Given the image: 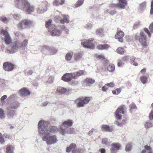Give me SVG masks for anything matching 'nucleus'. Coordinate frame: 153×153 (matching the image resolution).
<instances>
[{
	"instance_id": "obj_1",
	"label": "nucleus",
	"mask_w": 153,
	"mask_h": 153,
	"mask_svg": "<svg viewBox=\"0 0 153 153\" xmlns=\"http://www.w3.org/2000/svg\"><path fill=\"white\" fill-rule=\"evenodd\" d=\"M38 128L40 135L42 137V140L46 142L47 145H51L57 143L56 136L52 134L56 132V127L50 126L48 121L41 120L38 123Z\"/></svg>"
},
{
	"instance_id": "obj_2",
	"label": "nucleus",
	"mask_w": 153,
	"mask_h": 153,
	"mask_svg": "<svg viewBox=\"0 0 153 153\" xmlns=\"http://www.w3.org/2000/svg\"><path fill=\"white\" fill-rule=\"evenodd\" d=\"M16 7L30 14L34 10L33 6H30L29 3L25 0H15Z\"/></svg>"
},
{
	"instance_id": "obj_3",
	"label": "nucleus",
	"mask_w": 153,
	"mask_h": 153,
	"mask_svg": "<svg viewBox=\"0 0 153 153\" xmlns=\"http://www.w3.org/2000/svg\"><path fill=\"white\" fill-rule=\"evenodd\" d=\"M19 103L18 102H13L7 107V115L9 117L13 118L16 115L15 110L19 106Z\"/></svg>"
},
{
	"instance_id": "obj_4",
	"label": "nucleus",
	"mask_w": 153,
	"mask_h": 153,
	"mask_svg": "<svg viewBox=\"0 0 153 153\" xmlns=\"http://www.w3.org/2000/svg\"><path fill=\"white\" fill-rule=\"evenodd\" d=\"M73 124L72 121L71 120L64 121L60 126L59 131L62 135H64L68 132L69 127Z\"/></svg>"
},
{
	"instance_id": "obj_5",
	"label": "nucleus",
	"mask_w": 153,
	"mask_h": 153,
	"mask_svg": "<svg viewBox=\"0 0 153 153\" xmlns=\"http://www.w3.org/2000/svg\"><path fill=\"white\" fill-rule=\"evenodd\" d=\"M90 100L89 97H82L76 100L75 101V103L77 107L80 108L84 107L85 105L89 102Z\"/></svg>"
},
{
	"instance_id": "obj_6",
	"label": "nucleus",
	"mask_w": 153,
	"mask_h": 153,
	"mask_svg": "<svg viewBox=\"0 0 153 153\" xmlns=\"http://www.w3.org/2000/svg\"><path fill=\"white\" fill-rule=\"evenodd\" d=\"M1 34L3 37H1V40L7 45H9L11 42V39L7 29L4 30L2 29L1 31Z\"/></svg>"
},
{
	"instance_id": "obj_7",
	"label": "nucleus",
	"mask_w": 153,
	"mask_h": 153,
	"mask_svg": "<svg viewBox=\"0 0 153 153\" xmlns=\"http://www.w3.org/2000/svg\"><path fill=\"white\" fill-rule=\"evenodd\" d=\"M76 145L75 143L71 144L69 146L66 148V151L68 153H69L72 151V152H74L81 153L84 152V150L79 148H76Z\"/></svg>"
},
{
	"instance_id": "obj_8",
	"label": "nucleus",
	"mask_w": 153,
	"mask_h": 153,
	"mask_svg": "<svg viewBox=\"0 0 153 153\" xmlns=\"http://www.w3.org/2000/svg\"><path fill=\"white\" fill-rule=\"evenodd\" d=\"M146 37V36L143 31H141L140 33V37H138L139 38V41L143 48H146L147 45Z\"/></svg>"
},
{
	"instance_id": "obj_9",
	"label": "nucleus",
	"mask_w": 153,
	"mask_h": 153,
	"mask_svg": "<svg viewBox=\"0 0 153 153\" xmlns=\"http://www.w3.org/2000/svg\"><path fill=\"white\" fill-rule=\"evenodd\" d=\"M76 77L75 73H68L64 74L62 77V79L65 82H69L72 79H75Z\"/></svg>"
},
{
	"instance_id": "obj_10",
	"label": "nucleus",
	"mask_w": 153,
	"mask_h": 153,
	"mask_svg": "<svg viewBox=\"0 0 153 153\" xmlns=\"http://www.w3.org/2000/svg\"><path fill=\"white\" fill-rule=\"evenodd\" d=\"M93 41L92 39H89L88 40H84L82 41L81 44L85 48L92 49L94 47V45L92 42Z\"/></svg>"
},
{
	"instance_id": "obj_11",
	"label": "nucleus",
	"mask_w": 153,
	"mask_h": 153,
	"mask_svg": "<svg viewBox=\"0 0 153 153\" xmlns=\"http://www.w3.org/2000/svg\"><path fill=\"white\" fill-rule=\"evenodd\" d=\"M20 47V43L17 41L15 42L11 46V48L9 50H7L5 52L7 53H13L17 51Z\"/></svg>"
},
{
	"instance_id": "obj_12",
	"label": "nucleus",
	"mask_w": 153,
	"mask_h": 153,
	"mask_svg": "<svg viewBox=\"0 0 153 153\" xmlns=\"http://www.w3.org/2000/svg\"><path fill=\"white\" fill-rule=\"evenodd\" d=\"M125 108L126 107L124 105H122L115 112V115L117 119L119 120L121 119V114H124V110Z\"/></svg>"
},
{
	"instance_id": "obj_13",
	"label": "nucleus",
	"mask_w": 153,
	"mask_h": 153,
	"mask_svg": "<svg viewBox=\"0 0 153 153\" xmlns=\"http://www.w3.org/2000/svg\"><path fill=\"white\" fill-rule=\"evenodd\" d=\"M45 49L49 51L51 55L56 54L58 51V50L55 48H51L49 46L46 45L41 46L39 47V49L41 51H44Z\"/></svg>"
},
{
	"instance_id": "obj_14",
	"label": "nucleus",
	"mask_w": 153,
	"mask_h": 153,
	"mask_svg": "<svg viewBox=\"0 0 153 153\" xmlns=\"http://www.w3.org/2000/svg\"><path fill=\"white\" fill-rule=\"evenodd\" d=\"M14 65L12 63L6 62L4 63L3 65V69L7 71H10L14 68Z\"/></svg>"
},
{
	"instance_id": "obj_15",
	"label": "nucleus",
	"mask_w": 153,
	"mask_h": 153,
	"mask_svg": "<svg viewBox=\"0 0 153 153\" xmlns=\"http://www.w3.org/2000/svg\"><path fill=\"white\" fill-rule=\"evenodd\" d=\"M50 31L51 34L53 36H59L61 33V30H59L58 27H56L55 26L53 29H51Z\"/></svg>"
},
{
	"instance_id": "obj_16",
	"label": "nucleus",
	"mask_w": 153,
	"mask_h": 153,
	"mask_svg": "<svg viewBox=\"0 0 153 153\" xmlns=\"http://www.w3.org/2000/svg\"><path fill=\"white\" fill-rule=\"evenodd\" d=\"M111 150L113 152H115L116 151L120 149L122 146L121 145L118 143H114L111 144Z\"/></svg>"
},
{
	"instance_id": "obj_17",
	"label": "nucleus",
	"mask_w": 153,
	"mask_h": 153,
	"mask_svg": "<svg viewBox=\"0 0 153 153\" xmlns=\"http://www.w3.org/2000/svg\"><path fill=\"white\" fill-rule=\"evenodd\" d=\"M149 31L147 28L144 29V31L146 33L149 37H151V33H153V22L151 23L149 27Z\"/></svg>"
},
{
	"instance_id": "obj_18",
	"label": "nucleus",
	"mask_w": 153,
	"mask_h": 153,
	"mask_svg": "<svg viewBox=\"0 0 153 153\" xmlns=\"http://www.w3.org/2000/svg\"><path fill=\"white\" fill-rule=\"evenodd\" d=\"M52 20H49L46 22L45 25L49 32L51 31V29H53L55 27L54 25L52 24Z\"/></svg>"
},
{
	"instance_id": "obj_19",
	"label": "nucleus",
	"mask_w": 153,
	"mask_h": 153,
	"mask_svg": "<svg viewBox=\"0 0 153 153\" xmlns=\"http://www.w3.org/2000/svg\"><path fill=\"white\" fill-rule=\"evenodd\" d=\"M19 93L22 96H26L30 94V91L25 88H23L20 89Z\"/></svg>"
},
{
	"instance_id": "obj_20",
	"label": "nucleus",
	"mask_w": 153,
	"mask_h": 153,
	"mask_svg": "<svg viewBox=\"0 0 153 153\" xmlns=\"http://www.w3.org/2000/svg\"><path fill=\"white\" fill-rule=\"evenodd\" d=\"M127 4L126 0H119V2L117 4L118 7L121 9L125 8Z\"/></svg>"
},
{
	"instance_id": "obj_21",
	"label": "nucleus",
	"mask_w": 153,
	"mask_h": 153,
	"mask_svg": "<svg viewBox=\"0 0 153 153\" xmlns=\"http://www.w3.org/2000/svg\"><path fill=\"white\" fill-rule=\"evenodd\" d=\"M140 60L138 58H136L134 57H131L130 58V62L131 64L135 66L138 65V64L137 62H138Z\"/></svg>"
},
{
	"instance_id": "obj_22",
	"label": "nucleus",
	"mask_w": 153,
	"mask_h": 153,
	"mask_svg": "<svg viewBox=\"0 0 153 153\" xmlns=\"http://www.w3.org/2000/svg\"><path fill=\"white\" fill-rule=\"evenodd\" d=\"M144 149L142 150V153H151L152 152V148L149 146H145Z\"/></svg>"
},
{
	"instance_id": "obj_23",
	"label": "nucleus",
	"mask_w": 153,
	"mask_h": 153,
	"mask_svg": "<svg viewBox=\"0 0 153 153\" xmlns=\"http://www.w3.org/2000/svg\"><path fill=\"white\" fill-rule=\"evenodd\" d=\"M64 0H54L53 3V5L58 6L64 3Z\"/></svg>"
},
{
	"instance_id": "obj_24",
	"label": "nucleus",
	"mask_w": 153,
	"mask_h": 153,
	"mask_svg": "<svg viewBox=\"0 0 153 153\" xmlns=\"http://www.w3.org/2000/svg\"><path fill=\"white\" fill-rule=\"evenodd\" d=\"M73 54V53L72 51L68 52L65 56V60L68 62L70 61L72 58Z\"/></svg>"
},
{
	"instance_id": "obj_25",
	"label": "nucleus",
	"mask_w": 153,
	"mask_h": 153,
	"mask_svg": "<svg viewBox=\"0 0 153 153\" xmlns=\"http://www.w3.org/2000/svg\"><path fill=\"white\" fill-rule=\"evenodd\" d=\"M95 80L94 79L89 78H86L85 80V82L88 86H90L91 85L93 84Z\"/></svg>"
},
{
	"instance_id": "obj_26",
	"label": "nucleus",
	"mask_w": 153,
	"mask_h": 153,
	"mask_svg": "<svg viewBox=\"0 0 153 153\" xmlns=\"http://www.w3.org/2000/svg\"><path fill=\"white\" fill-rule=\"evenodd\" d=\"M63 19L62 18L61 21V23L64 24L65 23H68L69 22V16L67 15H64L63 16Z\"/></svg>"
},
{
	"instance_id": "obj_27",
	"label": "nucleus",
	"mask_w": 153,
	"mask_h": 153,
	"mask_svg": "<svg viewBox=\"0 0 153 153\" xmlns=\"http://www.w3.org/2000/svg\"><path fill=\"white\" fill-rule=\"evenodd\" d=\"M14 150V147L11 145H7L6 149L7 153H13Z\"/></svg>"
},
{
	"instance_id": "obj_28",
	"label": "nucleus",
	"mask_w": 153,
	"mask_h": 153,
	"mask_svg": "<svg viewBox=\"0 0 153 153\" xmlns=\"http://www.w3.org/2000/svg\"><path fill=\"white\" fill-rule=\"evenodd\" d=\"M110 47L107 44H104L102 45H100L98 46V49L101 50L107 49Z\"/></svg>"
},
{
	"instance_id": "obj_29",
	"label": "nucleus",
	"mask_w": 153,
	"mask_h": 153,
	"mask_svg": "<svg viewBox=\"0 0 153 153\" xmlns=\"http://www.w3.org/2000/svg\"><path fill=\"white\" fill-rule=\"evenodd\" d=\"M82 58V55L80 53H77L74 54V58L75 60L78 61Z\"/></svg>"
},
{
	"instance_id": "obj_30",
	"label": "nucleus",
	"mask_w": 153,
	"mask_h": 153,
	"mask_svg": "<svg viewBox=\"0 0 153 153\" xmlns=\"http://www.w3.org/2000/svg\"><path fill=\"white\" fill-rule=\"evenodd\" d=\"M57 91L59 93L64 94L67 91V89L62 87H59L57 88Z\"/></svg>"
},
{
	"instance_id": "obj_31",
	"label": "nucleus",
	"mask_w": 153,
	"mask_h": 153,
	"mask_svg": "<svg viewBox=\"0 0 153 153\" xmlns=\"http://www.w3.org/2000/svg\"><path fill=\"white\" fill-rule=\"evenodd\" d=\"M133 146V144L132 143H128L126 144L125 147V150L126 152H128L130 151L131 149V148Z\"/></svg>"
},
{
	"instance_id": "obj_32",
	"label": "nucleus",
	"mask_w": 153,
	"mask_h": 153,
	"mask_svg": "<svg viewBox=\"0 0 153 153\" xmlns=\"http://www.w3.org/2000/svg\"><path fill=\"white\" fill-rule=\"evenodd\" d=\"M148 78V75H143L140 78V80L141 82L143 84H145L146 82V81Z\"/></svg>"
},
{
	"instance_id": "obj_33",
	"label": "nucleus",
	"mask_w": 153,
	"mask_h": 153,
	"mask_svg": "<svg viewBox=\"0 0 153 153\" xmlns=\"http://www.w3.org/2000/svg\"><path fill=\"white\" fill-rule=\"evenodd\" d=\"M24 22L26 26L30 27L32 26L33 25V22L30 20H24Z\"/></svg>"
},
{
	"instance_id": "obj_34",
	"label": "nucleus",
	"mask_w": 153,
	"mask_h": 153,
	"mask_svg": "<svg viewBox=\"0 0 153 153\" xmlns=\"http://www.w3.org/2000/svg\"><path fill=\"white\" fill-rule=\"evenodd\" d=\"M124 34L122 31H117L115 36V38H118V37H123L124 36Z\"/></svg>"
},
{
	"instance_id": "obj_35",
	"label": "nucleus",
	"mask_w": 153,
	"mask_h": 153,
	"mask_svg": "<svg viewBox=\"0 0 153 153\" xmlns=\"http://www.w3.org/2000/svg\"><path fill=\"white\" fill-rule=\"evenodd\" d=\"M102 128L104 131L108 132L110 131L111 129H112V128L106 125H103L102 126Z\"/></svg>"
},
{
	"instance_id": "obj_36",
	"label": "nucleus",
	"mask_w": 153,
	"mask_h": 153,
	"mask_svg": "<svg viewBox=\"0 0 153 153\" xmlns=\"http://www.w3.org/2000/svg\"><path fill=\"white\" fill-rule=\"evenodd\" d=\"M116 51L117 53L120 54H123L125 52L124 49L121 47H119L117 48Z\"/></svg>"
},
{
	"instance_id": "obj_37",
	"label": "nucleus",
	"mask_w": 153,
	"mask_h": 153,
	"mask_svg": "<svg viewBox=\"0 0 153 153\" xmlns=\"http://www.w3.org/2000/svg\"><path fill=\"white\" fill-rule=\"evenodd\" d=\"M107 69L109 72H112L115 69V66L113 64H111L108 66Z\"/></svg>"
},
{
	"instance_id": "obj_38",
	"label": "nucleus",
	"mask_w": 153,
	"mask_h": 153,
	"mask_svg": "<svg viewBox=\"0 0 153 153\" xmlns=\"http://www.w3.org/2000/svg\"><path fill=\"white\" fill-rule=\"evenodd\" d=\"M7 96L6 95H4L2 96L0 99V105L1 106L5 104L4 100L7 98Z\"/></svg>"
},
{
	"instance_id": "obj_39",
	"label": "nucleus",
	"mask_w": 153,
	"mask_h": 153,
	"mask_svg": "<svg viewBox=\"0 0 153 153\" xmlns=\"http://www.w3.org/2000/svg\"><path fill=\"white\" fill-rule=\"evenodd\" d=\"M4 111L2 109L0 108V119H4L5 118Z\"/></svg>"
},
{
	"instance_id": "obj_40",
	"label": "nucleus",
	"mask_w": 153,
	"mask_h": 153,
	"mask_svg": "<svg viewBox=\"0 0 153 153\" xmlns=\"http://www.w3.org/2000/svg\"><path fill=\"white\" fill-rule=\"evenodd\" d=\"M84 0H78L75 4V7H77L81 6L83 3Z\"/></svg>"
},
{
	"instance_id": "obj_41",
	"label": "nucleus",
	"mask_w": 153,
	"mask_h": 153,
	"mask_svg": "<svg viewBox=\"0 0 153 153\" xmlns=\"http://www.w3.org/2000/svg\"><path fill=\"white\" fill-rule=\"evenodd\" d=\"M47 10L46 8H43L42 7H39L37 9V11L40 13H42Z\"/></svg>"
},
{
	"instance_id": "obj_42",
	"label": "nucleus",
	"mask_w": 153,
	"mask_h": 153,
	"mask_svg": "<svg viewBox=\"0 0 153 153\" xmlns=\"http://www.w3.org/2000/svg\"><path fill=\"white\" fill-rule=\"evenodd\" d=\"M151 107L152 109L151 111L149 114V118L150 120H153V103H152L151 105Z\"/></svg>"
},
{
	"instance_id": "obj_43",
	"label": "nucleus",
	"mask_w": 153,
	"mask_h": 153,
	"mask_svg": "<svg viewBox=\"0 0 153 153\" xmlns=\"http://www.w3.org/2000/svg\"><path fill=\"white\" fill-rule=\"evenodd\" d=\"M25 22L24 20L20 22L18 25V27L20 29H22L24 28L25 26Z\"/></svg>"
},
{
	"instance_id": "obj_44",
	"label": "nucleus",
	"mask_w": 153,
	"mask_h": 153,
	"mask_svg": "<svg viewBox=\"0 0 153 153\" xmlns=\"http://www.w3.org/2000/svg\"><path fill=\"white\" fill-rule=\"evenodd\" d=\"M28 43V40L27 39L25 40L22 42L21 45H20V47L22 48L26 47Z\"/></svg>"
},
{
	"instance_id": "obj_45",
	"label": "nucleus",
	"mask_w": 153,
	"mask_h": 153,
	"mask_svg": "<svg viewBox=\"0 0 153 153\" xmlns=\"http://www.w3.org/2000/svg\"><path fill=\"white\" fill-rule=\"evenodd\" d=\"M130 108V111L131 112L132 111V110L136 109L137 108L136 106L134 103H132L129 105Z\"/></svg>"
},
{
	"instance_id": "obj_46",
	"label": "nucleus",
	"mask_w": 153,
	"mask_h": 153,
	"mask_svg": "<svg viewBox=\"0 0 153 153\" xmlns=\"http://www.w3.org/2000/svg\"><path fill=\"white\" fill-rule=\"evenodd\" d=\"M121 89L120 88H117L115 90L112 91V93L114 94H118L121 91Z\"/></svg>"
},
{
	"instance_id": "obj_47",
	"label": "nucleus",
	"mask_w": 153,
	"mask_h": 153,
	"mask_svg": "<svg viewBox=\"0 0 153 153\" xmlns=\"http://www.w3.org/2000/svg\"><path fill=\"white\" fill-rule=\"evenodd\" d=\"M145 126L146 128H149L152 126V123L149 122H146L145 123Z\"/></svg>"
},
{
	"instance_id": "obj_48",
	"label": "nucleus",
	"mask_w": 153,
	"mask_h": 153,
	"mask_svg": "<svg viewBox=\"0 0 153 153\" xmlns=\"http://www.w3.org/2000/svg\"><path fill=\"white\" fill-rule=\"evenodd\" d=\"M61 17L59 16H56L54 18V21L56 23L59 22H61Z\"/></svg>"
},
{
	"instance_id": "obj_49",
	"label": "nucleus",
	"mask_w": 153,
	"mask_h": 153,
	"mask_svg": "<svg viewBox=\"0 0 153 153\" xmlns=\"http://www.w3.org/2000/svg\"><path fill=\"white\" fill-rule=\"evenodd\" d=\"M5 140L2 134L0 132V143L3 144L4 143Z\"/></svg>"
},
{
	"instance_id": "obj_50",
	"label": "nucleus",
	"mask_w": 153,
	"mask_h": 153,
	"mask_svg": "<svg viewBox=\"0 0 153 153\" xmlns=\"http://www.w3.org/2000/svg\"><path fill=\"white\" fill-rule=\"evenodd\" d=\"M96 33L98 35H101L103 33V30L102 29H99L97 30Z\"/></svg>"
},
{
	"instance_id": "obj_51",
	"label": "nucleus",
	"mask_w": 153,
	"mask_h": 153,
	"mask_svg": "<svg viewBox=\"0 0 153 153\" xmlns=\"http://www.w3.org/2000/svg\"><path fill=\"white\" fill-rule=\"evenodd\" d=\"M146 2V1H144L142 2L140 5V8L142 10L144 9L145 8Z\"/></svg>"
},
{
	"instance_id": "obj_52",
	"label": "nucleus",
	"mask_w": 153,
	"mask_h": 153,
	"mask_svg": "<svg viewBox=\"0 0 153 153\" xmlns=\"http://www.w3.org/2000/svg\"><path fill=\"white\" fill-rule=\"evenodd\" d=\"M4 139L5 140H6L7 139H10L11 138V136L9 134H4L2 135Z\"/></svg>"
},
{
	"instance_id": "obj_53",
	"label": "nucleus",
	"mask_w": 153,
	"mask_h": 153,
	"mask_svg": "<svg viewBox=\"0 0 153 153\" xmlns=\"http://www.w3.org/2000/svg\"><path fill=\"white\" fill-rule=\"evenodd\" d=\"M96 58L99 60H102L105 58L104 56L102 55H96Z\"/></svg>"
},
{
	"instance_id": "obj_54",
	"label": "nucleus",
	"mask_w": 153,
	"mask_h": 153,
	"mask_svg": "<svg viewBox=\"0 0 153 153\" xmlns=\"http://www.w3.org/2000/svg\"><path fill=\"white\" fill-rule=\"evenodd\" d=\"M0 20L3 22H5L8 21V19L4 16H1L0 17Z\"/></svg>"
},
{
	"instance_id": "obj_55",
	"label": "nucleus",
	"mask_w": 153,
	"mask_h": 153,
	"mask_svg": "<svg viewBox=\"0 0 153 153\" xmlns=\"http://www.w3.org/2000/svg\"><path fill=\"white\" fill-rule=\"evenodd\" d=\"M92 27V25L91 23H87L85 26V27L87 30L90 29Z\"/></svg>"
},
{
	"instance_id": "obj_56",
	"label": "nucleus",
	"mask_w": 153,
	"mask_h": 153,
	"mask_svg": "<svg viewBox=\"0 0 153 153\" xmlns=\"http://www.w3.org/2000/svg\"><path fill=\"white\" fill-rule=\"evenodd\" d=\"M54 78L53 76H50L48 80V82L49 83H52L53 81Z\"/></svg>"
},
{
	"instance_id": "obj_57",
	"label": "nucleus",
	"mask_w": 153,
	"mask_h": 153,
	"mask_svg": "<svg viewBox=\"0 0 153 153\" xmlns=\"http://www.w3.org/2000/svg\"><path fill=\"white\" fill-rule=\"evenodd\" d=\"M125 62L123 61H121V59H120L119 60V62L118 63V66L119 67H121L124 64Z\"/></svg>"
},
{
	"instance_id": "obj_58",
	"label": "nucleus",
	"mask_w": 153,
	"mask_h": 153,
	"mask_svg": "<svg viewBox=\"0 0 153 153\" xmlns=\"http://www.w3.org/2000/svg\"><path fill=\"white\" fill-rule=\"evenodd\" d=\"M13 18L17 20H19L21 19L20 16L18 14L14 15Z\"/></svg>"
},
{
	"instance_id": "obj_59",
	"label": "nucleus",
	"mask_w": 153,
	"mask_h": 153,
	"mask_svg": "<svg viewBox=\"0 0 153 153\" xmlns=\"http://www.w3.org/2000/svg\"><path fill=\"white\" fill-rule=\"evenodd\" d=\"M121 59V61H123L124 62H125L129 59V56H125L123 57Z\"/></svg>"
},
{
	"instance_id": "obj_60",
	"label": "nucleus",
	"mask_w": 153,
	"mask_h": 153,
	"mask_svg": "<svg viewBox=\"0 0 153 153\" xmlns=\"http://www.w3.org/2000/svg\"><path fill=\"white\" fill-rule=\"evenodd\" d=\"M83 74V71L79 70L76 72V76L77 75L78 76H80L82 75Z\"/></svg>"
},
{
	"instance_id": "obj_61",
	"label": "nucleus",
	"mask_w": 153,
	"mask_h": 153,
	"mask_svg": "<svg viewBox=\"0 0 153 153\" xmlns=\"http://www.w3.org/2000/svg\"><path fill=\"white\" fill-rule=\"evenodd\" d=\"M70 130H68V132L67 133H68L69 134L74 133L75 132L74 129V128H70Z\"/></svg>"
},
{
	"instance_id": "obj_62",
	"label": "nucleus",
	"mask_w": 153,
	"mask_h": 153,
	"mask_svg": "<svg viewBox=\"0 0 153 153\" xmlns=\"http://www.w3.org/2000/svg\"><path fill=\"white\" fill-rule=\"evenodd\" d=\"M102 143L106 145H107L109 142L108 141V140L107 138H104L102 140Z\"/></svg>"
},
{
	"instance_id": "obj_63",
	"label": "nucleus",
	"mask_w": 153,
	"mask_h": 153,
	"mask_svg": "<svg viewBox=\"0 0 153 153\" xmlns=\"http://www.w3.org/2000/svg\"><path fill=\"white\" fill-rule=\"evenodd\" d=\"M106 86H107L110 87H114V84L113 82H111L110 83H108L105 85Z\"/></svg>"
},
{
	"instance_id": "obj_64",
	"label": "nucleus",
	"mask_w": 153,
	"mask_h": 153,
	"mask_svg": "<svg viewBox=\"0 0 153 153\" xmlns=\"http://www.w3.org/2000/svg\"><path fill=\"white\" fill-rule=\"evenodd\" d=\"M123 37H118V38H115L116 39H118V41L121 42H123Z\"/></svg>"
}]
</instances>
